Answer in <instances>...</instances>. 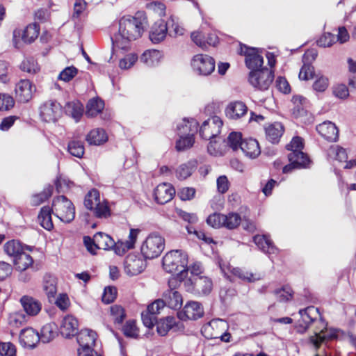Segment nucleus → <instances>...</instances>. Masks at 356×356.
<instances>
[{
  "instance_id": "nucleus-31",
  "label": "nucleus",
  "mask_w": 356,
  "mask_h": 356,
  "mask_svg": "<svg viewBox=\"0 0 356 356\" xmlns=\"http://www.w3.org/2000/svg\"><path fill=\"white\" fill-rule=\"evenodd\" d=\"M177 131L179 135H188L194 136L197 131L198 122L193 118H184L177 124Z\"/></svg>"
},
{
  "instance_id": "nucleus-32",
  "label": "nucleus",
  "mask_w": 356,
  "mask_h": 356,
  "mask_svg": "<svg viewBox=\"0 0 356 356\" xmlns=\"http://www.w3.org/2000/svg\"><path fill=\"white\" fill-rule=\"evenodd\" d=\"M241 149L245 156L251 159L257 157L261 153L258 142L252 138L243 140L241 144Z\"/></svg>"
},
{
  "instance_id": "nucleus-62",
  "label": "nucleus",
  "mask_w": 356,
  "mask_h": 356,
  "mask_svg": "<svg viewBox=\"0 0 356 356\" xmlns=\"http://www.w3.org/2000/svg\"><path fill=\"white\" fill-rule=\"evenodd\" d=\"M336 42V37L330 33H325L318 40L317 44L321 47H331Z\"/></svg>"
},
{
  "instance_id": "nucleus-58",
  "label": "nucleus",
  "mask_w": 356,
  "mask_h": 356,
  "mask_svg": "<svg viewBox=\"0 0 356 356\" xmlns=\"http://www.w3.org/2000/svg\"><path fill=\"white\" fill-rule=\"evenodd\" d=\"M138 60V56L135 54L126 55L123 58L120 60L119 67L122 70H128L131 68Z\"/></svg>"
},
{
  "instance_id": "nucleus-27",
  "label": "nucleus",
  "mask_w": 356,
  "mask_h": 356,
  "mask_svg": "<svg viewBox=\"0 0 356 356\" xmlns=\"http://www.w3.org/2000/svg\"><path fill=\"white\" fill-rule=\"evenodd\" d=\"M20 302L24 310L29 316L37 315L42 309L41 302L31 296H22Z\"/></svg>"
},
{
  "instance_id": "nucleus-17",
  "label": "nucleus",
  "mask_w": 356,
  "mask_h": 356,
  "mask_svg": "<svg viewBox=\"0 0 356 356\" xmlns=\"http://www.w3.org/2000/svg\"><path fill=\"white\" fill-rule=\"evenodd\" d=\"M288 158L290 163L283 167L284 173H289L294 168H306L309 163V157L303 152H291Z\"/></svg>"
},
{
  "instance_id": "nucleus-50",
  "label": "nucleus",
  "mask_w": 356,
  "mask_h": 356,
  "mask_svg": "<svg viewBox=\"0 0 356 356\" xmlns=\"http://www.w3.org/2000/svg\"><path fill=\"white\" fill-rule=\"evenodd\" d=\"M225 219L223 220V227L233 229L236 228L241 222V216L236 213H229L227 215H224Z\"/></svg>"
},
{
  "instance_id": "nucleus-43",
  "label": "nucleus",
  "mask_w": 356,
  "mask_h": 356,
  "mask_svg": "<svg viewBox=\"0 0 356 356\" xmlns=\"http://www.w3.org/2000/svg\"><path fill=\"white\" fill-rule=\"evenodd\" d=\"M39 26L34 23L29 24L24 30H22V40L24 43L33 42L38 36Z\"/></svg>"
},
{
  "instance_id": "nucleus-48",
  "label": "nucleus",
  "mask_w": 356,
  "mask_h": 356,
  "mask_svg": "<svg viewBox=\"0 0 356 356\" xmlns=\"http://www.w3.org/2000/svg\"><path fill=\"white\" fill-rule=\"evenodd\" d=\"M53 193V186H48L44 188L42 192L35 194L31 197V204L33 206H38L46 201Z\"/></svg>"
},
{
  "instance_id": "nucleus-21",
  "label": "nucleus",
  "mask_w": 356,
  "mask_h": 356,
  "mask_svg": "<svg viewBox=\"0 0 356 356\" xmlns=\"http://www.w3.org/2000/svg\"><path fill=\"white\" fill-rule=\"evenodd\" d=\"M168 24L162 19L156 22L151 28L149 38L154 44H159L163 41L167 36Z\"/></svg>"
},
{
  "instance_id": "nucleus-55",
  "label": "nucleus",
  "mask_w": 356,
  "mask_h": 356,
  "mask_svg": "<svg viewBox=\"0 0 356 356\" xmlns=\"http://www.w3.org/2000/svg\"><path fill=\"white\" fill-rule=\"evenodd\" d=\"M122 331L127 337L136 338L138 336V329L136 325V321L133 320L127 321L123 326Z\"/></svg>"
},
{
  "instance_id": "nucleus-13",
  "label": "nucleus",
  "mask_w": 356,
  "mask_h": 356,
  "mask_svg": "<svg viewBox=\"0 0 356 356\" xmlns=\"http://www.w3.org/2000/svg\"><path fill=\"white\" fill-rule=\"evenodd\" d=\"M220 267L225 276L232 282L234 280L232 276L248 282L260 280L259 275L253 274L240 268H235L230 265L221 264Z\"/></svg>"
},
{
  "instance_id": "nucleus-47",
  "label": "nucleus",
  "mask_w": 356,
  "mask_h": 356,
  "mask_svg": "<svg viewBox=\"0 0 356 356\" xmlns=\"http://www.w3.org/2000/svg\"><path fill=\"white\" fill-rule=\"evenodd\" d=\"M195 168L193 162L181 164L176 170V176L179 179H186L192 175Z\"/></svg>"
},
{
  "instance_id": "nucleus-61",
  "label": "nucleus",
  "mask_w": 356,
  "mask_h": 356,
  "mask_svg": "<svg viewBox=\"0 0 356 356\" xmlns=\"http://www.w3.org/2000/svg\"><path fill=\"white\" fill-rule=\"evenodd\" d=\"M314 67L309 64H304L299 73L300 80L307 81L314 78Z\"/></svg>"
},
{
  "instance_id": "nucleus-9",
  "label": "nucleus",
  "mask_w": 356,
  "mask_h": 356,
  "mask_svg": "<svg viewBox=\"0 0 356 356\" xmlns=\"http://www.w3.org/2000/svg\"><path fill=\"white\" fill-rule=\"evenodd\" d=\"M274 79L271 69L263 67L251 71L249 74V82L255 88L265 90L271 85Z\"/></svg>"
},
{
  "instance_id": "nucleus-38",
  "label": "nucleus",
  "mask_w": 356,
  "mask_h": 356,
  "mask_svg": "<svg viewBox=\"0 0 356 356\" xmlns=\"http://www.w3.org/2000/svg\"><path fill=\"white\" fill-rule=\"evenodd\" d=\"M293 104V114L296 118L300 117L306 113L307 99L302 95H293L291 99Z\"/></svg>"
},
{
  "instance_id": "nucleus-24",
  "label": "nucleus",
  "mask_w": 356,
  "mask_h": 356,
  "mask_svg": "<svg viewBox=\"0 0 356 356\" xmlns=\"http://www.w3.org/2000/svg\"><path fill=\"white\" fill-rule=\"evenodd\" d=\"M248 112L246 105L240 101L230 102L225 108V113L231 120H238L244 116Z\"/></svg>"
},
{
  "instance_id": "nucleus-57",
  "label": "nucleus",
  "mask_w": 356,
  "mask_h": 356,
  "mask_svg": "<svg viewBox=\"0 0 356 356\" xmlns=\"http://www.w3.org/2000/svg\"><path fill=\"white\" fill-rule=\"evenodd\" d=\"M243 141L242 135L239 132H232L227 138V144L233 150L241 148Z\"/></svg>"
},
{
  "instance_id": "nucleus-40",
  "label": "nucleus",
  "mask_w": 356,
  "mask_h": 356,
  "mask_svg": "<svg viewBox=\"0 0 356 356\" xmlns=\"http://www.w3.org/2000/svg\"><path fill=\"white\" fill-rule=\"evenodd\" d=\"M104 108V102L99 98H93L89 100L86 105V115L88 117H95L102 112Z\"/></svg>"
},
{
  "instance_id": "nucleus-12",
  "label": "nucleus",
  "mask_w": 356,
  "mask_h": 356,
  "mask_svg": "<svg viewBox=\"0 0 356 356\" xmlns=\"http://www.w3.org/2000/svg\"><path fill=\"white\" fill-rule=\"evenodd\" d=\"M40 109L42 119L47 122H55L62 115V107L55 100L46 101L41 105Z\"/></svg>"
},
{
  "instance_id": "nucleus-25",
  "label": "nucleus",
  "mask_w": 356,
  "mask_h": 356,
  "mask_svg": "<svg viewBox=\"0 0 356 356\" xmlns=\"http://www.w3.org/2000/svg\"><path fill=\"white\" fill-rule=\"evenodd\" d=\"M204 311L200 303L192 301L187 303L183 310V314H181V318L183 320H195L203 316Z\"/></svg>"
},
{
  "instance_id": "nucleus-14",
  "label": "nucleus",
  "mask_w": 356,
  "mask_h": 356,
  "mask_svg": "<svg viewBox=\"0 0 356 356\" xmlns=\"http://www.w3.org/2000/svg\"><path fill=\"white\" fill-rule=\"evenodd\" d=\"M222 126V120L218 116H213L202 123L200 135L205 140H211L220 134Z\"/></svg>"
},
{
  "instance_id": "nucleus-20",
  "label": "nucleus",
  "mask_w": 356,
  "mask_h": 356,
  "mask_svg": "<svg viewBox=\"0 0 356 356\" xmlns=\"http://www.w3.org/2000/svg\"><path fill=\"white\" fill-rule=\"evenodd\" d=\"M79 322L78 320L72 315H67L62 321L60 332L65 338H70L78 333Z\"/></svg>"
},
{
  "instance_id": "nucleus-51",
  "label": "nucleus",
  "mask_w": 356,
  "mask_h": 356,
  "mask_svg": "<svg viewBox=\"0 0 356 356\" xmlns=\"http://www.w3.org/2000/svg\"><path fill=\"white\" fill-rule=\"evenodd\" d=\"M26 322V316L22 312H16L9 314L8 323L11 327H19Z\"/></svg>"
},
{
  "instance_id": "nucleus-7",
  "label": "nucleus",
  "mask_w": 356,
  "mask_h": 356,
  "mask_svg": "<svg viewBox=\"0 0 356 356\" xmlns=\"http://www.w3.org/2000/svg\"><path fill=\"white\" fill-rule=\"evenodd\" d=\"M186 290L197 296H206L213 289V282L207 277H195L184 282Z\"/></svg>"
},
{
  "instance_id": "nucleus-44",
  "label": "nucleus",
  "mask_w": 356,
  "mask_h": 356,
  "mask_svg": "<svg viewBox=\"0 0 356 356\" xmlns=\"http://www.w3.org/2000/svg\"><path fill=\"white\" fill-rule=\"evenodd\" d=\"M65 112L79 122L83 115V106L79 102H68L65 106Z\"/></svg>"
},
{
  "instance_id": "nucleus-41",
  "label": "nucleus",
  "mask_w": 356,
  "mask_h": 356,
  "mask_svg": "<svg viewBox=\"0 0 356 356\" xmlns=\"http://www.w3.org/2000/svg\"><path fill=\"white\" fill-rule=\"evenodd\" d=\"M43 289L49 301L51 298H54L57 292L56 278L51 275H45L43 280Z\"/></svg>"
},
{
  "instance_id": "nucleus-4",
  "label": "nucleus",
  "mask_w": 356,
  "mask_h": 356,
  "mask_svg": "<svg viewBox=\"0 0 356 356\" xmlns=\"http://www.w3.org/2000/svg\"><path fill=\"white\" fill-rule=\"evenodd\" d=\"M52 213L65 223L71 222L75 217L72 202L64 195L55 197L52 202Z\"/></svg>"
},
{
  "instance_id": "nucleus-59",
  "label": "nucleus",
  "mask_w": 356,
  "mask_h": 356,
  "mask_svg": "<svg viewBox=\"0 0 356 356\" xmlns=\"http://www.w3.org/2000/svg\"><path fill=\"white\" fill-rule=\"evenodd\" d=\"M225 219L224 214L214 213L207 218V222L213 227L218 228L223 227V220Z\"/></svg>"
},
{
  "instance_id": "nucleus-18",
  "label": "nucleus",
  "mask_w": 356,
  "mask_h": 356,
  "mask_svg": "<svg viewBox=\"0 0 356 356\" xmlns=\"http://www.w3.org/2000/svg\"><path fill=\"white\" fill-rule=\"evenodd\" d=\"M154 194L156 202L164 204L172 199L175 190L171 184L163 183L156 186Z\"/></svg>"
},
{
  "instance_id": "nucleus-3",
  "label": "nucleus",
  "mask_w": 356,
  "mask_h": 356,
  "mask_svg": "<svg viewBox=\"0 0 356 356\" xmlns=\"http://www.w3.org/2000/svg\"><path fill=\"white\" fill-rule=\"evenodd\" d=\"M84 205L88 209L93 211L97 218H106L111 216L108 202L104 199L101 200L97 189H92L86 195Z\"/></svg>"
},
{
  "instance_id": "nucleus-35",
  "label": "nucleus",
  "mask_w": 356,
  "mask_h": 356,
  "mask_svg": "<svg viewBox=\"0 0 356 356\" xmlns=\"http://www.w3.org/2000/svg\"><path fill=\"white\" fill-rule=\"evenodd\" d=\"M163 58L161 51L156 49H148L143 52L140 56V61L147 66L158 65Z\"/></svg>"
},
{
  "instance_id": "nucleus-28",
  "label": "nucleus",
  "mask_w": 356,
  "mask_h": 356,
  "mask_svg": "<svg viewBox=\"0 0 356 356\" xmlns=\"http://www.w3.org/2000/svg\"><path fill=\"white\" fill-rule=\"evenodd\" d=\"M96 339L97 334L95 332L88 329L81 330L76 338L80 348H92L95 346Z\"/></svg>"
},
{
  "instance_id": "nucleus-34",
  "label": "nucleus",
  "mask_w": 356,
  "mask_h": 356,
  "mask_svg": "<svg viewBox=\"0 0 356 356\" xmlns=\"http://www.w3.org/2000/svg\"><path fill=\"white\" fill-rule=\"evenodd\" d=\"M95 248L107 250L114 248V250H115L116 243L109 235L106 234L102 232L95 234Z\"/></svg>"
},
{
  "instance_id": "nucleus-19",
  "label": "nucleus",
  "mask_w": 356,
  "mask_h": 356,
  "mask_svg": "<svg viewBox=\"0 0 356 356\" xmlns=\"http://www.w3.org/2000/svg\"><path fill=\"white\" fill-rule=\"evenodd\" d=\"M140 229H130L129 234L125 241H119L116 243L115 253L123 254L127 251L134 248L138 234L140 233Z\"/></svg>"
},
{
  "instance_id": "nucleus-26",
  "label": "nucleus",
  "mask_w": 356,
  "mask_h": 356,
  "mask_svg": "<svg viewBox=\"0 0 356 356\" xmlns=\"http://www.w3.org/2000/svg\"><path fill=\"white\" fill-rule=\"evenodd\" d=\"M3 249L5 252L14 259L26 250L31 251L33 248L23 245L19 241L11 240L4 244Z\"/></svg>"
},
{
  "instance_id": "nucleus-16",
  "label": "nucleus",
  "mask_w": 356,
  "mask_h": 356,
  "mask_svg": "<svg viewBox=\"0 0 356 356\" xmlns=\"http://www.w3.org/2000/svg\"><path fill=\"white\" fill-rule=\"evenodd\" d=\"M35 86L28 79H22L16 83L15 88V97L19 102L26 103L31 99Z\"/></svg>"
},
{
  "instance_id": "nucleus-37",
  "label": "nucleus",
  "mask_w": 356,
  "mask_h": 356,
  "mask_svg": "<svg viewBox=\"0 0 356 356\" xmlns=\"http://www.w3.org/2000/svg\"><path fill=\"white\" fill-rule=\"evenodd\" d=\"M13 263L15 269L18 271L22 272L33 266V259L30 254L24 252L16 259H14Z\"/></svg>"
},
{
  "instance_id": "nucleus-56",
  "label": "nucleus",
  "mask_w": 356,
  "mask_h": 356,
  "mask_svg": "<svg viewBox=\"0 0 356 356\" xmlns=\"http://www.w3.org/2000/svg\"><path fill=\"white\" fill-rule=\"evenodd\" d=\"M77 73L78 70L75 67H67L60 72L58 79L65 82H69L77 74Z\"/></svg>"
},
{
  "instance_id": "nucleus-2",
  "label": "nucleus",
  "mask_w": 356,
  "mask_h": 356,
  "mask_svg": "<svg viewBox=\"0 0 356 356\" xmlns=\"http://www.w3.org/2000/svg\"><path fill=\"white\" fill-rule=\"evenodd\" d=\"M188 254L181 250L167 252L163 257V268L168 273L177 275V279L181 281L186 276Z\"/></svg>"
},
{
  "instance_id": "nucleus-15",
  "label": "nucleus",
  "mask_w": 356,
  "mask_h": 356,
  "mask_svg": "<svg viewBox=\"0 0 356 356\" xmlns=\"http://www.w3.org/2000/svg\"><path fill=\"white\" fill-rule=\"evenodd\" d=\"M146 268L144 258L134 254H129L124 261V272L129 276H135L141 273Z\"/></svg>"
},
{
  "instance_id": "nucleus-64",
  "label": "nucleus",
  "mask_w": 356,
  "mask_h": 356,
  "mask_svg": "<svg viewBox=\"0 0 356 356\" xmlns=\"http://www.w3.org/2000/svg\"><path fill=\"white\" fill-rule=\"evenodd\" d=\"M329 86V80L325 76H317L313 88L317 92H324Z\"/></svg>"
},
{
  "instance_id": "nucleus-1",
  "label": "nucleus",
  "mask_w": 356,
  "mask_h": 356,
  "mask_svg": "<svg viewBox=\"0 0 356 356\" xmlns=\"http://www.w3.org/2000/svg\"><path fill=\"white\" fill-rule=\"evenodd\" d=\"M147 25V18L143 13L138 12L134 16L127 15L119 21L118 33L112 38L114 45L122 49H126L131 41L142 36Z\"/></svg>"
},
{
  "instance_id": "nucleus-53",
  "label": "nucleus",
  "mask_w": 356,
  "mask_h": 356,
  "mask_svg": "<svg viewBox=\"0 0 356 356\" xmlns=\"http://www.w3.org/2000/svg\"><path fill=\"white\" fill-rule=\"evenodd\" d=\"M20 69L24 72L34 74L39 71V66L33 58L29 57L22 61Z\"/></svg>"
},
{
  "instance_id": "nucleus-22",
  "label": "nucleus",
  "mask_w": 356,
  "mask_h": 356,
  "mask_svg": "<svg viewBox=\"0 0 356 356\" xmlns=\"http://www.w3.org/2000/svg\"><path fill=\"white\" fill-rule=\"evenodd\" d=\"M316 131L328 141H336L339 137V131L335 124L331 121H325L316 126Z\"/></svg>"
},
{
  "instance_id": "nucleus-42",
  "label": "nucleus",
  "mask_w": 356,
  "mask_h": 356,
  "mask_svg": "<svg viewBox=\"0 0 356 356\" xmlns=\"http://www.w3.org/2000/svg\"><path fill=\"white\" fill-rule=\"evenodd\" d=\"M51 208L43 207L38 215V220L41 226L47 230H51L54 227L51 220Z\"/></svg>"
},
{
  "instance_id": "nucleus-49",
  "label": "nucleus",
  "mask_w": 356,
  "mask_h": 356,
  "mask_svg": "<svg viewBox=\"0 0 356 356\" xmlns=\"http://www.w3.org/2000/svg\"><path fill=\"white\" fill-rule=\"evenodd\" d=\"M110 314L114 323L117 325H121L126 316L123 307L118 305L111 307Z\"/></svg>"
},
{
  "instance_id": "nucleus-5",
  "label": "nucleus",
  "mask_w": 356,
  "mask_h": 356,
  "mask_svg": "<svg viewBox=\"0 0 356 356\" xmlns=\"http://www.w3.org/2000/svg\"><path fill=\"white\" fill-rule=\"evenodd\" d=\"M228 323L220 318L213 319L204 325L202 332L208 339H220L221 341L229 342L231 334L227 332Z\"/></svg>"
},
{
  "instance_id": "nucleus-52",
  "label": "nucleus",
  "mask_w": 356,
  "mask_h": 356,
  "mask_svg": "<svg viewBox=\"0 0 356 356\" xmlns=\"http://www.w3.org/2000/svg\"><path fill=\"white\" fill-rule=\"evenodd\" d=\"M180 138L177 141L176 149L177 151H184L191 147L194 143V136L188 135H179Z\"/></svg>"
},
{
  "instance_id": "nucleus-45",
  "label": "nucleus",
  "mask_w": 356,
  "mask_h": 356,
  "mask_svg": "<svg viewBox=\"0 0 356 356\" xmlns=\"http://www.w3.org/2000/svg\"><path fill=\"white\" fill-rule=\"evenodd\" d=\"M175 318L172 316H167L156 322V330L159 335L165 336L168 331L175 325Z\"/></svg>"
},
{
  "instance_id": "nucleus-6",
  "label": "nucleus",
  "mask_w": 356,
  "mask_h": 356,
  "mask_svg": "<svg viewBox=\"0 0 356 356\" xmlns=\"http://www.w3.org/2000/svg\"><path fill=\"white\" fill-rule=\"evenodd\" d=\"M164 248V238L159 234L152 233L143 242L140 252L145 259H152L158 257Z\"/></svg>"
},
{
  "instance_id": "nucleus-23",
  "label": "nucleus",
  "mask_w": 356,
  "mask_h": 356,
  "mask_svg": "<svg viewBox=\"0 0 356 356\" xmlns=\"http://www.w3.org/2000/svg\"><path fill=\"white\" fill-rule=\"evenodd\" d=\"M40 340V334L32 327L25 328L20 332L19 342L24 347L33 348Z\"/></svg>"
},
{
  "instance_id": "nucleus-30",
  "label": "nucleus",
  "mask_w": 356,
  "mask_h": 356,
  "mask_svg": "<svg viewBox=\"0 0 356 356\" xmlns=\"http://www.w3.org/2000/svg\"><path fill=\"white\" fill-rule=\"evenodd\" d=\"M253 241L257 247L266 254H276L278 252V249L266 235H256L254 236Z\"/></svg>"
},
{
  "instance_id": "nucleus-10",
  "label": "nucleus",
  "mask_w": 356,
  "mask_h": 356,
  "mask_svg": "<svg viewBox=\"0 0 356 356\" xmlns=\"http://www.w3.org/2000/svg\"><path fill=\"white\" fill-rule=\"evenodd\" d=\"M239 46L238 53L245 57V63L248 68L253 71L262 67L264 63L263 57L260 55L257 49L249 47L242 44H240Z\"/></svg>"
},
{
  "instance_id": "nucleus-54",
  "label": "nucleus",
  "mask_w": 356,
  "mask_h": 356,
  "mask_svg": "<svg viewBox=\"0 0 356 356\" xmlns=\"http://www.w3.org/2000/svg\"><path fill=\"white\" fill-rule=\"evenodd\" d=\"M68 152L74 156L81 158L84 154V146L82 142L72 140L68 144Z\"/></svg>"
},
{
  "instance_id": "nucleus-63",
  "label": "nucleus",
  "mask_w": 356,
  "mask_h": 356,
  "mask_svg": "<svg viewBox=\"0 0 356 356\" xmlns=\"http://www.w3.org/2000/svg\"><path fill=\"white\" fill-rule=\"evenodd\" d=\"M1 356H16V348L10 342L0 343Z\"/></svg>"
},
{
  "instance_id": "nucleus-29",
  "label": "nucleus",
  "mask_w": 356,
  "mask_h": 356,
  "mask_svg": "<svg viewBox=\"0 0 356 356\" xmlns=\"http://www.w3.org/2000/svg\"><path fill=\"white\" fill-rule=\"evenodd\" d=\"M301 319L298 321V326L305 330L310 323L313 322L318 314V310L314 307H309L299 312Z\"/></svg>"
},
{
  "instance_id": "nucleus-36",
  "label": "nucleus",
  "mask_w": 356,
  "mask_h": 356,
  "mask_svg": "<svg viewBox=\"0 0 356 356\" xmlns=\"http://www.w3.org/2000/svg\"><path fill=\"white\" fill-rule=\"evenodd\" d=\"M108 140V136L103 129L97 128L89 132L86 140L90 145H99Z\"/></svg>"
},
{
  "instance_id": "nucleus-11",
  "label": "nucleus",
  "mask_w": 356,
  "mask_h": 356,
  "mask_svg": "<svg viewBox=\"0 0 356 356\" xmlns=\"http://www.w3.org/2000/svg\"><path fill=\"white\" fill-rule=\"evenodd\" d=\"M191 65L195 72L200 75L210 74L215 69L213 58L206 54H197L193 56Z\"/></svg>"
},
{
  "instance_id": "nucleus-60",
  "label": "nucleus",
  "mask_w": 356,
  "mask_h": 356,
  "mask_svg": "<svg viewBox=\"0 0 356 356\" xmlns=\"http://www.w3.org/2000/svg\"><path fill=\"white\" fill-rule=\"evenodd\" d=\"M15 101L8 94H0V111H8L14 106Z\"/></svg>"
},
{
  "instance_id": "nucleus-46",
  "label": "nucleus",
  "mask_w": 356,
  "mask_h": 356,
  "mask_svg": "<svg viewBox=\"0 0 356 356\" xmlns=\"http://www.w3.org/2000/svg\"><path fill=\"white\" fill-rule=\"evenodd\" d=\"M165 24H168V30L169 29L168 34L170 36L177 37L184 34L185 29L180 25L178 19L175 17H170Z\"/></svg>"
},
{
  "instance_id": "nucleus-39",
  "label": "nucleus",
  "mask_w": 356,
  "mask_h": 356,
  "mask_svg": "<svg viewBox=\"0 0 356 356\" xmlns=\"http://www.w3.org/2000/svg\"><path fill=\"white\" fill-rule=\"evenodd\" d=\"M57 335V326L54 323L45 324L41 329L40 339L43 343H49Z\"/></svg>"
},
{
  "instance_id": "nucleus-33",
  "label": "nucleus",
  "mask_w": 356,
  "mask_h": 356,
  "mask_svg": "<svg viewBox=\"0 0 356 356\" xmlns=\"http://www.w3.org/2000/svg\"><path fill=\"white\" fill-rule=\"evenodd\" d=\"M284 131V127L280 122L270 124L265 128L266 138L272 143H277Z\"/></svg>"
},
{
  "instance_id": "nucleus-8",
  "label": "nucleus",
  "mask_w": 356,
  "mask_h": 356,
  "mask_svg": "<svg viewBox=\"0 0 356 356\" xmlns=\"http://www.w3.org/2000/svg\"><path fill=\"white\" fill-rule=\"evenodd\" d=\"M181 281L175 277H172L168 280L169 289L165 290L162 296V300L165 306L170 309H178L181 308L183 304V298L181 293L176 290Z\"/></svg>"
}]
</instances>
